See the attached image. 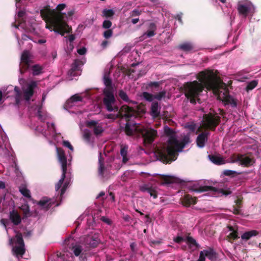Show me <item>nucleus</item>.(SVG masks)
I'll return each instance as SVG.
<instances>
[{"instance_id":"nucleus-1","label":"nucleus","mask_w":261,"mask_h":261,"mask_svg":"<svg viewBox=\"0 0 261 261\" xmlns=\"http://www.w3.org/2000/svg\"><path fill=\"white\" fill-rule=\"evenodd\" d=\"M164 132L169 138L167 143L156 147L155 153L160 161L168 163L177 159V152L182 150L187 142L185 139L183 142L179 143L175 137L173 129L167 125L164 127Z\"/></svg>"},{"instance_id":"nucleus-2","label":"nucleus","mask_w":261,"mask_h":261,"mask_svg":"<svg viewBox=\"0 0 261 261\" xmlns=\"http://www.w3.org/2000/svg\"><path fill=\"white\" fill-rule=\"evenodd\" d=\"M197 81L187 82L183 85L185 96L189 99L191 103L195 104V98L198 97L204 88L208 90H212V70L206 69L200 72Z\"/></svg>"},{"instance_id":"nucleus-3","label":"nucleus","mask_w":261,"mask_h":261,"mask_svg":"<svg viewBox=\"0 0 261 261\" xmlns=\"http://www.w3.org/2000/svg\"><path fill=\"white\" fill-rule=\"evenodd\" d=\"M213 95L217 96L218 100H222L225 105H230L233 108L237 106L236 100L230 95L227 86L223 82L219 71L214 69Z\"/></svg>"},{"instance_id":"nucleus-4","label":"nucleus","mask_w":261,"mask_h":261,"mask_svg":"<svg viewBox=\"0 0 261 261\" xmlns=\"http://www.w3.org/2000/svg\"><path fill=\"white\" fill-rule=\"evenodd\" d=\"M54 14V18L49 21H45L46 23L45 28L55 33L64 36L65 33H70L72 32V28L70 27L65 20L62 19L61 14L57 13L53 11Z\"/></svg>"},{"instance_id":"nucleus-5","label":"nucleus","mask_w":261,"mask_h":261,"mask_svg":"<svg viewBox=\"0 0 261 261\" xmlns=\"http://www.w3.org/2000/svg\"><path fill=\"white\" fill-rule=\"evenodd\" d=\"M212 129V113L210 112L207 115L203 116V120L198 132H201L197 138V145L199 147H203L207 141V136L210 134L208 130Z\"/></svg>"},{"instance_id":"nucleus-6","label":"nucleus","mask_w":261,"mask_h":261,"mask_svg":"<svg viewBox=\"0 0 261 261\" xmlns=\"http://www.w3.org/2000/svg\"><path fill=\"white\" fill-rule=\"evenodd\" d=\"M69 185V182L66 181L63 184L60 191V196L57 197L56 199L54 198H49L47 197H43L39 201L37 202V204L40 207L41 210L47 211L51 208L55 207L60 205L62 200L63 195L66 191Z\"/></svg>"},{"instance_id":"nucleus-7","label":"nucleus","mask_w":261,"mask_h":261,"mask_svg":"<svg viewBox=\"0 0 261 261\" xmlns=\"http://www.w3.org/2000/svg\"><path fill=\"white\" fill-rule=\"evenodd\" d=\"M36 86V84L35 82L29 84L27 88L23 89V94L20 88L17 86H15L14 88V92L15 93L14 96L15 102L14 105L18 108L19 107L22 95L25 100L29 101L34 93V88Z\"/></svg>"},{"instance_id":"nucleus-8","label":"nucleus","mask_w":261,"mask_h":261,"mask_svg":"<svg viewBox=\"0 0 261 261\" xmlns=\"http://www.w3.org/2000/svg\"><path fill=\"white\" fill-rule=\"evenodd\" d=\"M66 7V4H60L57 6L56 9H51L49 6L47 5L40 10V15L44 21H49L54 18V14L53 11H55L57 13L61 14L62 19L65 20V13L61 12V11L64 10Z\"/></svg>"},{"instance_id":"nucleus-9","label":"nucleus","mask_w":261,"mask_h":261,"mask_svg":"<svg viewBox=\"0 0 261 261\" xmlns=\"http://www.w3.org/2000/svg\"><path fill=\"white\" fill-rule=\"evenodd\" d=\"M103 103L107 110L109 112H117L119 107L116 105V100L114 94V91H110L106 89L103 90Z\"/></svg>"},{"instance_id":"nucleus-10","label":"nucleus","mask_w":261,"mask_h":261,"mask_svg":"<svg viewBox=\"0 0 261 261\" xmlns=\"http://www.w3.org/2000/svg\"><path fill=\"white\" fill-rule=\"evenodd\" d=\"M145 146L151 144L157 137V130L152 128H144L141 126V130L140 131Z\"/></svg>"},{"instance_id":"nucleus-11","label":"nucleus","mask_w":261,"mask_h":261,"mask_svg":"<svg viewBox=\"0 0 261 261\" xmlns=\"http://www.w3.org/2000/svg\"><path fill=\"white\" fill-rule=\"evenodd\" d=\"M127 107V114L128 116L126 119L128 118H136L141 117L146 112L145 106L142 103L137 105L135 108L130 107L126 105Z\"/></svg>"},{"instance_id":"nucleus-12","label":"nucleus","mask_w":261,"mask_h":261,"mask_svg":"<svg viewBox=\"0 0 261 261\" xmlns=\"http://www.w3.org/2000/svg\"><path fill=\"white\" fill-rule=\"evenodd\" d=\"M131 118L125 119L126 123L124 127H121V129L123 130L125 134L128 136H132L135 134L139 133L141 130V125L130 121Z\"/></svg>"},{"instance_id":"nucleus-13","label":"nucleus","mask_w":261,"mask_h":261,"mask_svg":"<svg viewBox=\"0 0 261 261\" xmlns=\"http://www.w3.org/2000/svg\"><path fill=\"white\" fill-rule=\"evenodd\" d=\"M16 245L13 247L12 251L17 257L19 255L22 256L25 252L24 244L22 239V234L17 233L15 237Z\"/></svg>"},{"instance_id":"nucleus-14","label":"nucleus","mask_w":261,"mask_h":261,"mask_svg":"<svg viewBox=\"0 0 261 261\" xmlns=\"http://www.w3.org/2000/svg\"><path fill=\"white\" fill-rule=\"evenodd\" d=\"M127 107L126 105H124L121 106V107L119 109V110L117 111L118 113L116 114H108L105 115V118L109 119H112V120H115L117 118L123 119L124 118L126 119V118H128V116L127 114Z\"/></svg>"},{"instance_id":"nucleus-15","label":"nucleus","mask_w":261,"mask_h":261,"mask_svg":"<svg viewBox=\"0 0 261 261\" xmlns=\"http://www.w3.org/2000/svg\"><path fill=\"white\" fill-rule=\"evenodd\" d=\"M21 62L19 65L20 71L23 73L30 67L31 60L29 51L25 50L22 53L21 56Z\"/></svg>"},{"instance_id":"nucleus-16","label":"nucleus","mask_w":261,"mask_h":261,"mask_svg":"<svg viewBox=\"0 0 261 261\" xmlns=\"http://www.w3.org/2000/svg\"><path fill=\"white\" fill-rule=\"evenodd\" d=\"M57 156L59 162L61 164L62 171L67 172V157L65 155V151L63 148L61 147H57Z\"/></svg>"},{"instance_id":"nucleus-17","label":"nucleus","mask_w":261,"mask_h":261,"mask_svg":"<svg viewBox=\"0 0 261 261\" xmlns=\"http://www.w3.org/2000/svg\"><path fill=\"white\" fill-rule=\"evenodd\" d=\"M86 126L90 128H92L94 134L96 136L100 135L103 132L102 125L95 120L87 121L86 122Z\"/></svg>"},{"instance_id":"nucleus-18","label":"nucleus","mask_w":261,"mask_h":261,"mask_svg":"<svg viewBox=\"0 0 261 261\" xmlns=\"http://www.w3.org/2000/svg\"><path fill=\"white\" fill-rule=\"evenodd\" d=\"M140 191L148 193L151 197L156 198L158 197V192L155 187L150 184H145L140 187Z\"/></svg>"},{"instance_id":"nucleus-19","label":"nucleus","mask_w":261,"mask_h":261,"mask_svg":"<svg viewBox=\"0 0 261 261\" xmlns=\"http://www.w3.org/2000/svg\"><path fill=\"white\" fill-rule=\"evenodd\" d=\"M83 62L79 59H75L71 65V69L68 71V74L71 76L77 75V71L81 70V67L83 65Z\"/></svg>"},{"instance_id":"nucleus-20","label":"nucleus","mask_w":261,"mask_h":261,"mask_svg":"<svg viewBox=\"0 0 261 261\" xmlns=\"http://www.w3.org/2000/svg\"><path fill=\"white\" fill-rule=\"evenodd\" d=\"M250 4L246 3L245 4H243L239 2L238 4L237 9L240 14L243 15L244 17H246L250 11Z\"/></svg>"},{"instance_id":"nucleus-21","label":"nucleus","mask_w":261,"mask_h":261,"mask_svg":"<svg viewBox=\"0 0 261 261\" xmlns=\"http://www.w3.org/2000/svg\"><path fill=\"white\" fill-rule=\"evenodd\" d=\"M160 110L161 107L159 106L158 102H152L150 108V115L153 118H157L160 115Z\"/></svg>"},{"instance_id":"nucleus-22","label":"nucleus","mask_w":261,"mask_h":261,"mask_svg":"<svg viewBox=\"0 0 261 261\" xmlns=\"http://www.w3.org/2000/svg\"><path fill=\"white\" fill-rule=\"evenodd\" d=\"M228 229V230L230 231L229 234L227 236V240L229 242H231V241H233L238 238V233L237 228H235V227L228 225L227 227Z\"/></svg>"},{"instance_id":"nucleus-23","label":"nucleus","mask_w":261,"mask_h":261,"mask_svg":"<svg viewBox=\"0 0 261 261\" xmlns=\"http://www.w3.org/2000/svg\"><path fill=\"white\" fill-rule=\"evenodd\" d=\"M159 179L160 180L161 185H168L172 184L175 181V179L173 177L163 175H159Z\"/></svg>"},{"instance_id":"nucleus-24","label":"nucleus","mask_w":261,"mask_h":261,"mask_svg":"<svg viewBox=\"0 0 261 261\" xmlns=\"http://www.w3.org/2000/svg\"><path fill=\"white\" fill-rule=\"evenodd\" d=\"M183 205L188 207L192 204H195L196 202L195 198L192 197L190 195H185L181 200Z\"/></svg>"},{"instance_id":"nucleus-25","label":"nucleus","mask_w":261,"mask_h":261,"mask_svg":"<svg viewBox=\"0 0 261 261\" xmlns=\"http://www.w3.org/2000/svg\"><path fill=\"white\" fill-rule=\"evenodd\" d=\"M97 199L101 198L102 200H106L108 201H112V202L115 200V195L113 193L110 192L109 195L106 196L105 192L101 191L96 197Z\"/></svg>"},{"instance_id":"nucleus-26","label":"nucleus","mask_w":261,"mask_h":261,"mask_svg":"<svg viewBox=\"0 0 261 261\" xmlns=\"http://www.w3.org/2000/svg\"><path fill=\"white\" fill-rule=\"evenodd\" d=\"M254 163V160L249 156H245L242 154V159L241 160L240 165L245 167H249L252 165Z\"/></svg>"},{"instance_id":"nucleus-27","label":"nucleus","mask_w":261,"mask_h":261,"mask_svg":"<svg viewBox=\"0 0 261 261\" xmlns=\"http://www.w3.org/2000/svg\"><path fill=\"white\" fill-rule=\"evenodd\" d=\"M148 30L145 33L148 37H151L155 35V31L156 30V25L155 23L151 22L148 25Z\"/></svg>"},{"instance_id":"nucleus-28","label":"nucleus","mask_w":261,"mask_h":261,"mask_svg":"<svg viewBox=\"0 0 261 261\" xmlns=\"http://www.w3.org/2000/svg\"><path fill=\"white\" fill-rule=\"evenodd\" d=\"M118 95L120 98L125 102L132 104L137 103L136 101L130 100L128 98L127 93L122 90H120L119 91Z\"/></svg>"},{"instance_id":"nucleus-29","label":"nucleus","mask_w":261,"mask_h":261,"mask_svg":"<svg viewBox=\"0 0 261 261\" xmlns=\"http://www.w3.org/2000/svg\"><path fill=\"white\" fill-rule=\"evenodd\" d=\"M103 83L106 87L103 90H106V89H108L110 91H114L112 80L109 76L107 75L104 76Z\"/></svg>"},{"instance_id":"nucleus-30","label":"nucleus","mask_w":261,"mask_h":261,"mask_svg":"<svg viewBox=\"0 0 261 261\" xmlns=\"http://www.w3.org/2000/svg\"><path fill=\"white\" fill-rule=\"evenodd\" d=\"M258 232L255 230L245 232L242 236L241 238L243 240H248L252 237L256 236L258 234Z\"/></svg>"},{"instance_id":"nucleus-31","label":"nucleus","mask_w":261,"mask_h":261,"mask_svg":"<svg viewBox=\"0 0 261 261\" xmlns=\"http://www.w3.org/2000/svg\"><path fill=\"white\" fill-rule=\"evenodd\" d=\"M178 47L184 51H190L194 48L193 45L190 42H185L180 44Z\"/></svg>"},{"instance_id":"nucleus-32","label":"nucleus","mask_w":261,"mask_h":261,"mask_svg":"<svg viewBox=\"0 0 261 261\" xmlns=\"http://www.w3.org/2000/svg\"><path fill=\"white\" fill-rule=\"evenodd\" d=\"M115 11L113 9H105L102 11L101 16L106 18H113Z\"/></svg>"},{"instance_id":"nucleus-33","label":"nucleus","mask_w":261,"mask_h":261,"mask_svg":"<svg viewBox=\"0 0 261 261\" xmlns=\"http://www.w3.org/2000/svg\"><path fill=\"white\" fill-rule=\"evenodd\" d=\"M192 190L197 192H203L208 191H212V186H199L198 188H193Z\"/></svg>"},{"instance_id":"nucleus-34","label":"nucleus","mask_w":261,"mask_h":261,"mask_svg":"<svg viewBox=\"0 0 261 261\" xmlns=\"http://www.w3.org/2000/svg\"><path fill=\"white\" fill-rule=\"evenodd\" d=\"M98 163H99V168H98L99 174L100 175H101L102 176H103L105 168V166H104V160L101 156V155L99 156V158L98 159Z\"/></svg>"},{"instance_id":"nucleus-35","label":"nucleus","mask_w":261,"mask_h":261,"mask_svg":"<svg viewBox=\"0 0 261 261\" xmlns=\"http://www.w3.org/2000/svg\"><path fill=\"white\" fill-rule=\"evenodd\" d=\"M66 172H67L66 171H65V172L62 171L61 177L60 179L59 180V181L57 182V184L56 185V186H55V189H56V191H59L60 189V188L62 187V186L63 184L64 181L65 180V178L66 177Z\"/></svg>"},{"instance_id":"nucleus-36","label":"nucleus","mask_w":261,"mask_h":261,"mask_svg":"<svg viewBox=\"0 0 261 261\" xmlns=\"http://www.w3.org/2000/svg\"><path fill=\"white\" fill-rule=\"evenodd\" d=\"M10 217L12 221L16 225L21 222V218L18 213H10Z\"/></svg>"},{"instance_id":"nucleus-37","label":"nucleus","mask_w":261,"mask_h":261,"mask_svg":"<svg viewBox=\"0 0 261 261\" xmlns=\"http://www.w3.org/2000/svg\"><path fill=\"white\" fill-rule=\"evenodd\" d=\"M213 164L217 165H223L225 164V161L222 156L213 154Z\"/></svg>"},{"instance_id":"nucleus-38","label":"nucleus","mask_w":261,"mask_h":261,"mask_svg":"<svg viewBox=\"0 0 261 261\" xmlns=\"http://www.w3.org/2000/svg\"><path fill=\"white\" fill-rule=\"evenodd\" d=\"M19 191L21 194L28 198L31 197L30 191L25 186H20L19 187Z\"/></svg>"},{"instance_id":"nucleus-39","label":"nucleus","mask_w":261,"mask_h":261,"mask_svg":"<svg viewBox=\"0 0 261 261\" xmlns=\"http://www.w3.org/2000/svg\"><path fill=\"white\" fill-rule=\"evenodd\" d=\"M33 74L34 75H38L42 73L43 68L38 64L34 65L32 66Z\"/></svg>"},{"instance_id":"nucleus-40","label":"nucleus","mask_w":261,"mask_h":261,"mask_svg":"<svg viewBox=\"0 0 261 261\" xmlns=\"http://www.w3.org/2000/svg\"><path fill=\"white\" fill-rule=\"evenodd\" d=\"M258 84V82L256 80H253L247 83V86L245 88V90L247 92L252 90L255 88Z\"/></svg>"},{"instance_id":"nucleus-41","label":"nucleus","mask_w":261,"mask_h":261,"mask_svg":"<svg viewBox=\"0 0 261 261\" xmlns=\"http://www.w3.org/2000/svg\"><path fill=\"white\" fill-rule=\"evenodd\" d=\"M0 190H3V193L2 194H0V203L1 202L2 200H5V196L6 194V186L5 183L0 180Z\"/></svg>"},{"instance_id":"nucleus-42","label":"nucleus","mask_w":261,"mask_h":261,"mask_svg":"<svg viewBox=\"0 0 261 261\" xmlns=\"http://www.w3.org/2000/svg\"><path fill=\"white\" fill-rule=\"evenodd\" d=\"M205 257L211 258V252L207 250H204L200 252L199 258L198 261H204Z\"/></svg>"},{"instance_id":"nucleus-43","label":"nucleus","mask_w":261,"mask_h":261,"mask_svg":"<svg viewBox=\"0 0 261 261\" xmlns=\"http://www.w3.org/2000/svg\"><path fill=\"white\" fill-rule=\"evenodd\" d=\"M143 97L147 101L151 102L154 99V95L147 92L142 93Z\"/></svg>"},{"instance_id":"nucleus-44","label":"nucleus","mask_w":261,"mask_h":261,"mask_svg":"<svg viewBox=\"0 0 261 261\" xmlns=\"http://www.w3.org/2000/svg\"><path fill=\"white\" fill-rule=\"evenodd\" d=\"M82 100V97L77 94H75L71 97L67 101V103H72L77 101H81Z\"/></svg>"},{"instance_id":"nucleus-45","label":"nucleus","mask_w":261,"mask_h":261,"mask_svg":"<svg viewBox=\"0 0 261 261\" xmlns=\"http://www.w3.org/2000/svg\"><path fill=\"white\" fill-rule=\"evenodd\" d=\"M220 117L217 116L216 113L213 111V130L219 124L220 122Z\"/></svg>"},{"instance_id":"nucleus-46","label":"nucleus","mask_w":261,"mask_h":261,"mask_svg":"<svg viewBox=\"0 0 261 261\" xmlns=\"http://www.w3.org/2000/svg\"><path fill=\"white\" fill-rule=\"evenodd\" d=\"M242 155L241 154H232L231 157L230 159L231 160V163H236L238 162H241V160L242 159Z\"/></svg>"},{"instance_id":"nucleus-47","label":"nucleus","mask_w":261,"mask_h":261,"mask_svg":"<svg viewBox=\"0 0 261 261\" xmlns=\"http://www.w3.org/2000/svg\"><path fill=\"white\" fill-rule=\"evenodd\" d=\"M166 94L167 92L165 90L161 91L158 93L154 95V99H156L158 100H161L163 98L165 97Z\"/></svg>"},{"instance_id":"nucleus-48","label":"nucleus","mask_w":261,"mask_h":261,"mask_svg":"<svg viewBox=\"0 0 261 261\" xmlns=\"http://www.w3.org/2000/svg\"><path fill=\"white\" fill-rule=\"evenodd\" d=\"M142 13V11L135 9L130 12L129 17L128 18V20L130 19L131 17H136L140 15Z\"/></svg>"},{"instance_id":"nucleus-49","label":"nucleus","mask_w":261,"mask_h":261,"mask_svg":"<svg viewBox=\"0 0 261 261\" xmlns=\"http://www.w3.org/2000/svg\"><path fill=\"white\" fill-rule=\"evenodd\" d=\"M112 25V22L109 20H105L102 22V27L103 29H110V28L111 27Z\"/></svg>"},{"instance_id":"nucleus-50","label":"nucleus","mask_w":261,"mask_h":261,"mask_svg":"<svg viewBox=\"0 0 261 261\" xmlns=\"http://www.w3.org/2000/svg\"><path fill=\"white\" fill-rule=\"evenodd\" d=\"M113 33L112 29H108L103 32V36L106 39H109L112 36Z\"/></svg>"},{"instance_id":"nucleus-51","label":"nucleus","mask_w":261,"mask_h":261,"mask_svg":"<svg viewBox=\"0 0 261 261\" xmlns=\"http://www.w3.org/2000/svg\"><path fill=\"white\" fill-rule=\"evenodd\" d=\"M237 174V173L236 171L230 170H225L223 171V174L225 176H233L234 175Z\"/></svg>"},{"instance_id":"nucleus-52","label":"nucleus","mask_w":261,"mask_h":261,"mask_svg":"<svg viewBox=\"0 0 261 261\" xmlns=\"http://www.w3.org/2000/svg\"><path fill=\"white\" fill-rule=\"evenodd\" d=\"M73 251L75 255L78 256L81 253L82 251V249L80 246H77L73 248Z\"/></svg>"},{"instance_id":"nucleus-53","label":"nucleus","mask_w":261,"mask_h":261,"mask_svg":"<svg viewBox=\"0 0 261 261\" xmlns=\"http://www.w3.org/2000/svg\"><path fill=\"white\" fill-rule=\"evenodd\" d=\"M63 145L66 147H68L69 149L73 151V147L70 144V143L68 141H63Z\"/></svg>"},{"instance_id":"nucleus-54","label":"nucleus","mask_w":261,"mask_h":261,"mask_svg":"<svg viewBox=\"0 0 261 261\" xmlns=\"http://www.w3.org/2000/svg\"><path fill=\"white\" fill-rule=\"evenodd\" d=\"M187 242L189 245H193L197 246V244H196L195 240L191 237H188L187 238Z\"/></svg>"},{"instance_id":"nucleus-55","label":"nucleus","mask_w":261,"mask_h":261,"mask_svg":"<svg viewBox=\"0 0 261 261\" xmlns=\"http://www.w3.org/2000/svg\"><path fill=\"white\" fill-rule=\"evenodd\" d=\"M91 134L89 132H85L83 135L84 139L87 142H89L91 138Z\"/></svg>"},{"instance_id":"nucleus-56","label":"nucleus","mask_w":261,"mask_h":261,"mask_svg":"<svg viewBox=\"0 0 261 261\" xmlns=\"http://www.w3.org/2000/svg\"><path fill=\"white\" fill-rule=\"evenodd\" d=\"M127 147H121L120 150V154L121 156H127Z\"/></svg>"},{"instance_id":"nucleus-57","label":"nucleus","mask_w":261,"mask_h":261,"mask_svg":"<svg viewBox=\"0 0 261 261\" xmlns=\"http://www.w3.org/2000/svg\"><path fill=\"white\" fill-rule=\"evenodd\" d=\"M87 49L85 47H83L77 49V52L80 55H84L86 54Z\"/></svg>"},{"instance_id":"nucleus-58","label":"nucleus","mask_w":261,"mask_h":261,"mask_svg":"<svg viewBox=\"0 0 261 261\" xmlns=\"http://www.w3.org/2000/svg\"><path fill=\"white\" fill-rule=\"evenodd\" d=\"M160 85V83L159 82H151L149 83L148 86L150 87H155L158 88L159 87Z\"/></svg>"},{"instance_id":"nucleus-59","label":"nucleus","mask_w":261,"mask_h":261,"mask_svg":"<svg viewBox=\"0 0 261 261\" xmlns=\"http://www.w3.org/2000/svg\"><path fill=\"white\" fill-rule=\"evenodd\" d=\"M220 193H222V195L225 196H227L231 193V191L230 190H225L224 189H220Z\"/></svg>"},{"instance_id":"nucleus-60","label":"nucleus","mask_w":261,"mask_h":261,"mask_svg":"<svg viewBox=\"0 0 261 261\" xmlns=\"http://www.w3.org/2000/svg\"><path fill=\"white\" fill-rule=\"evenodd\" d=\"M25 14V12L24 11H19L17 13V17L18 19L23 18Z\"/></svg>"},{"instance_id":"nucleus-61","label":"nucleus","mask_w":261,"mask_h":261,"mask_svg":"<svg viewBox=\"0 0 261 261\" xmlns=\"http://www.w3.org/2000/svg\"><path fill=\"white\" fill-rule=\"evenodd\" d=\"M101 220L105 222V223H107L108 224H111V220L107 218V217H102L101 218Z\"/></svg>"},{"instance_id":"nucleus-62","label":"nucleus","mask_w":261,"mask_h":261,"mask_svg":"<svg viewBox=\"0 0 261 261\" xmlns=\"http://www.w3.org/2000/svg\"><path fill=\"white\" fill-rule=\"evenodd\" d=\"M184 240V238L182 237H179V236L176 237V238H174V241L175 242H176V243H180Z\"/></svg>"},{"instance_id":"nucleus-63","label":"nucleus","mask_w":261,"mask_h":261,"mask_svg":"<svg viewBox=\"0 0 261 261\" xmlns=\"http://www.w3.org/2000/svg\"><path fill=\"white\" fill-rule=\"evenodd\" d=\"M132 18H133L131 19L130 22L134 24H136L139 21V19L138 17L136 18V17H132Z\"/></svg>"},{"instance_id":"nucleus-64","label":"nucleus","mask_w":261,"mask_h":261,"mask_svg":"<svg viewBox=\"0 0 261 261\" xmlns=\"http://www.w3.org/2000/svg\"><path fill=\"white\" fill-rule=\"evenodd\" d=\"M17 21H18V24L19 25L25 22V20L24 18H20V19L17 18Z\"/></svg>"}]
</instances>
